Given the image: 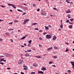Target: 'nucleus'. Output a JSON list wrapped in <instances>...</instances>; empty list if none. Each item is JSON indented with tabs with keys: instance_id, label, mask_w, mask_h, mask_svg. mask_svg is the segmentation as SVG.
<instances>
[{
	"instance_id": "dca6fc26",
	"label": "nucleus",
	"mask_w": 74,
	"mask_h": 74,
	"mask_svg": "<svg viewBox=\"0 0 74 74\" xmlns=\"http://www.w3.org/2000/svg\"><path fill=\"white\" fill-rule=\"evenodd\" d=\"M38 25V24L36 23H34L32 24V25Z\"/></svg>"
},
{
	"instance_id": "8fccbe9b",
	"label": "nucleus",
	"mask_w": 74,
	"mask_h": 74,
	"mask_svg": "<svg viewBox=\"0 0 74 74\" xmlns=\"http://www.w3.org/2000/svg\"><path fill=\"white\" fill-rule=\"evenodd\" d=\"M40 11V9H38L37 10V11H38H38Z\"/></svg>"
},
{
	"instance_id": "9d476101",
	"label": "nucleus",
	"mask_w": 74,
	"mask_h": 74,
	"mask_svg": "<svg viewBox=\"0 0 74 74\" xmlns=\"http://www.w3.org/2000/svg\"><path fill=\"white\" fill-rule=\"evenodd\" d=\"M72 65V67H74V62H71Z\"/></svg>"
},
{
	"instance_id": "603ef678",
	"label": "nucleus",
	"mask_w": 74,
	"mask_h": 74,
	"mask_svg": "<svg viewBox=\"0 0 74 74\" xmlns=\"http://www.w3.org/2000/svg\"><path fill=\"white\" fill-rule=\"evenodd\" d=\"M0 41H3V39L0 38Z\"/></svg>"
},
{
	"instance_id": "72a5a7b5",
	"label": "nucleus",
	"mask_w": 74,
	"mask_h": 74,
	"mask_svg": "<svg viewBox=\"0 0 74 74\" xmlns=\"http://www.w3.org/2000/svg\"><path fill=\"white\" fill-rule=\"evenodd\" d=\"M36 57L37 58H41L40 56H36Z\"/></svg>"
},
{
	"instance_id": "a19ab883",
	"label": "nucleus",
	"mask_w": 74,
	"mask_h": 74,
	"mask_svg": "<svg viewBox=\"0 0 74 74\" xmlns=\"http://www.w3.org/2000/svg\"><path fill=\"white\" fill-rule=\"evenodd\" d=\"M13 23L12 22H11V23H9V24H10V25H12Z\"/></svg>"
},
{
	"instance_id": "052dcab7",
	"label": "nucleus",
	"mask_w": 74,
	"mask_h": 74,
	"mask_svg": "<svg viewBox=\"0 0 74 74\" xmlns=\"http://www.w3.org/2000/svg\"><path fill=\"white\" fill-rule=\"evenodd\" d=\"M69 24H73V23L69 22Z\"/></svg>"
},
{
	"instance_id": "aec40b11",
	"label": "nucleus",
	"mask_w": 74,
	"mask_h": 74,
	"mask_svg": "<svg viewBox=\"0 0 74 74\" xmlns=\"http://www.w3.org/2000/svg\"><path fill=\"white\" fill-rule=\"evenodd\" d=\"M4 58H2V61H3V62H6V60H4Z\"/></svg>"
},
{
	"instance_id": "412c9836",
	"label": "nucleus",
	"mask_w": 74,
	"mask_h": 74,
	"mask_svg": "<svg viewBox=\"0 0 74 74\" xmlns=\"http://www.w3.org/2000/svg\"><path fill=\"white\" fill-rule=\"evenodd\" d=\"M72 27H73V26H72V25L69 26V28L70 29H72Z\"/></svg>"
},
{
	"instance_id": "58836bf2",
	"label": "nucleus",
	"mask_w": 74,
	"mask_h": 74,
	"mask_svg": "<svg viewBox=\"0 0 74 74\" xmlns=\"http://www.w3.org/2000/svg\"><path fill=\"white\" fill-rule=\"evenodd\" d=\"M47 33L46 32H44L43 34V35H45L46 34H47Z\"/></svg>"
},
{
	"instance_id": "338daca9",
	"label": "nucleus",
	"mask_w": 74,
	"mask_h": 74,
	"mask_svg": "<svg viewBox=\"0 0 74 74\" xmlns=\"http://www.w3.org/2000/svg\"><path fill=\"white\" fill-rule=\"evenodd\" d=\"M70 3H71V5H72V4H73V2H71Z\"/></svg>"
},
{
	"instance_id": "2f4dec72",
	"label": "nucleus",
	"mask_w": 74,
	"mask_h": 74,
	"mask_svg": "<svg viewBox=\"0 0 74 74\" xmlns=\"http://www.w3.org/2000/svg\"><path fill=\"white\" fill-rule=\"evenodd\" d=\"M28 52H32V50H28Z\"/></svg>"
},
{
	"instance_id": "1a4fd4ad",
	"label": "nucleus",
	"mask_w": 74,
	"mask_h": 74,
	"mask_svg": "<svg viewBox=\"0 0 74 74\" xmlns=\"http://www.w3.org/2000/svg\"><path fill=\"white\" fill-rule=\"evenodd\" d=\"M12 7H13V8H15H15H16V7H15V6H16V5L12 4Z\"/></svg>"
},
{
	"instance_id": "a211bd4d",
	"label": "nucleus",
	"mask_w": 74,
	"mask_h": 74,
	"mask_svg": "<svg viewBox=\"0 0 74 74\" xmlns=\"http://www.w3.org/2000/svg\"><path fill=\"white\" fill-rule=\"evenodd\" d=\"M25 38H26V37L24 36V37H23L22 38H21V40H23V39H25Z\"/></svg>"
},
{
	"instance_id": "f03ea898",
	"label": "nucleus",
	"mask_w": 74,
	"mask_h": 74,
	"mask_svg": "<svg viewBox=\"0 0 74 74\" xmlns=\"http://www.w3.org/2000/svg\"><path fill=\"white\" fill-rule=\"evenodd\" d=\"M23 63V60L20 59L19 60L18 64H21Z\"/></svg>"
},
{
	"instance_id": "0eeeda50",
	"label": "nucleus",
	"mask_w": 74,
	"mask_h": 74,
	"mask_svg": "<svg viewBox=\"0 0 74 74\" xmlns=\"http://www.w3.org/2000/svg\"><path fill=\"white\" fill-rule=\"evenodd\" d=\"M42 70H46L47 69H46V68H45L44 67H42V68H41Z\"/></svg>"
},
{
	"instance_id": "c756f323",
	"label": "nucleus",
	"mask_w": 74,
	"mask_h": 74,
	"mask_svg": "<svg viewBox=\"0 0 74 74\" xmlns=\"http://www.w3.org/2000/svg\"><path fill=\"white\" fill-rule=\"evenodd\" d=\"M34 30H38V28H35L34 29Z\"/></svg>"
},
{
	"instance_id": "473e14b6",
	"label": "nucleus",
	"mask_w": 74,
	"mask_h": 74,
	"mask_svg": "<svg viewBox=\"0 0 74 74\" xmlns=\"http://www.w3.org/2000/svg\"><path fill=\"white\" fill-rule=\"evenodd\" d=\"M0 64H1L2 65H3V64H4V63L2 62H0Z\"/></svg>"
},
{
	"instance_id": "864d4df0",
	"label": "nucleus",
	"mask_w": 74,
	"mask_h": 74,
	"mask_svg": "<svg viewBox=\"0 0 74 74\" xmlns=\"http://www.w3.org/2000/svg\"><path fill=\"white\" fill-rule=\"evenodd\" d=\"M52 66H53V67H56V66H55V65H52Z\"/></svg>"
},
{
	"instance_id": "6ab92c4d",
	"label": "nucleus",
	"mask_w": 74,
	"mask_h": 74,
	"mask_svg": "<svg viewBox=\"0 0 74 74\" xmlns=\"http://www.w3.org/2000/svg\"><path fill=\"white\" fill-rule=\"evenodd\" d=\"M17 11H18L19 12H23V11L22 10L19 9H18Z\"/></svg>"
},
{
	"instance_id": "37998d69",
	"label": "nucleus",
	"mask_w": 74,
	"mask_h": 74,
	"mask_svg": "<svg viewBox=\"0 0 74 74\" xmlns=\"http://www.w3.org/2000/svg\"><path fill=\"white\" fill-rule=\"evenodd\" d=\"M33 6L34 7H36V5H35V4H34L33 5Z\"/></svg>"
},
{
	"instance_id": "39448f33",
	"label": "nucleus",
	"mask_w": 74,
	"mask_h": 74,
	"mask_svg": "<svg viewBox=\"0 0 74 74\" xmlns=\"http://www.w3.org/2000/svg\"><path fill=\"white\" fill-rule=\"evenodd\" d=\"M27 20H25V21L23 22L24 24H26V23L27 22H28V21H29V19H27Z\"/></svg>"
},
{
	"instance_id": "de8ad7c7",
	"label": "nucleus",
	"mask_w": 74,
	"mask_h": 74,
	"mask_svg": "<svg viewBox=\"0 0 74 74\" xmlns=\"http://www.w3.org/2000/svg\"><path fill=\"white\" fill-rule=\"evenodd\" d=\"M25 14H26V13H23V14L22 15H25Z\"/></svg>"
},
{
	"instance_id": "49530a36",
	"label": "nucleus",
	"mask_w": 74,
	"mask_h": 74,
	"mask_svg": "<svg viewBox=\"0 0 74 74\" xmlns=\"http://www.w3.org/2000/svg\"><path fill=\"white\" fill-rule=\"evenodd\" d=\"M3 57H4V56H0V58H3Z\"/></svg>"
},
{
	"instance_id": "3c124183",
	"label": "nucleus",
	"mask_w": 74,
	"mask_h": 74,
	"mask_svg": "<svg viewBox=\"0 0 74 74\" xmlns=\"http://www.w3.org/2000/svg\"><path fill=\"white\" fill-rule=\"evenodd\" d=\"M14 22H18V20H17V21L15 20Z\"/></svg>"
},
{
	"instance_id": "9b49d317",
	"label": "nucleus",
	"mask_w": 74,
	"mask_h": 74,
	"mask_svg": "<svg viewBox=\"0 0 74 74\" xmlns=\"http://www.w3.org/2000/svg\"><path fill=\"white\" fill-rule=\"evenodd\" d=\"M70 9H68V11H66V13H69L70 12H71V11H70Z\"/></svg>"
},
{
	"instance_id": "6e6d98bb",
	"label": "nucleus",
	"mask_w": 74,
	"mask_h": 74,
	"mask_svg": "<svg viewBox=\"0 0 74 74\" xmlns=\"http://www.w3.org/2000/svg\"><path fill=\"white\" fill-rule=\"evenodd\" d=\"M21 74H24V73H23L22 72H21Z\"/></svg>"
},
{
	"instance_id": "c9c22d12",
	"label": "nucleus",
	"mask_w": 74,
	"mask_h": 74,
	"mask_svg": "<svg viewBox=\"0 0 74 74\" xmlns=\"http://www.w3.org/2000/svg\"><path fill=\"white\" fill-rule=\"evenodd\" d=\"M12 4H8V5H10L11 6H12Z\"/></svg>"
},
{
	"instance_id": "a18cd8bd",
	"label": "nucleus",
	"mask_w": 74,
	"mask_h": 74,
	"mask_svg": "<svg viewBox=\"0 0 74 74\" xmlns=\"http://www.w3.org/2000/svg\"><path fill=\"white\" fill-rule=\"evenodd\" d=\"M8 30H14V29H8Z\"/></svg>"
},
{
	"instance_id": "f3484780",
	"label": "nucleus",
	"mask_w": 74,
	"mask_h": 74,
	"mask_svg": "<svg viewBox=\"0 0 74 74\" xmlns=\"http://www.w3.org/2000/svg\"><path fill=\"white\" fill-rule=\"evenodd\" d=\"M23 67H24V68H27V67L26 66H25V64H23Z\"/></svg>"
},
{
	"instance_id": "5701e85b",
	"label": "nucleus",
	"mask_w": 74,
	"mask_h": 74,
	"mask_svg": "<svg viewBox=\"0 0 74 74\" xmlns=\"http://www.w3.org/2000/svg\"><path fill=\"white\" fill-rule=\"evenodd\" d=\"M1 7H3V8H4L5 7V6H3V5H1Z\"/></svg>"
},
{
	"instance_id": "680f3d73",
	"label": "nucleus",
	"mask_w": 74,
	"mask_h": 74,
	"mask_svg": "<svg viewBox=\"0 0 74 74\" xmlns=\"http://www.w3.org/2000/svg\"><path fill=\"white\" fill-rule=\"evenodd\" d=\"M10 69H11V68H7V70H10Z\"/></svg>"
},
{
	"instance_id": "e433bc0d",
	"label": "nucleus",
	"mask_w": 74,
	"mask_h": 74,
	"mask_svg": "<svg viewBox=\"0 0 74 74\" xmlns=\"http://www.w3.org/2000/svg\"><path fill=\"white\" fill-rule=\"evenodd\" d=\"M53 10H57V9H56V8H53Z\"/></svg>"
},
{
	"instance_id": "20e7f679",
	"label": "nucleus",
	"mask_w": 74,
	"mask_h": 74,
	"mask_svg": "<svg viewBox=\"0 0 74 74\" xmlns=\"http://www.w3.org/2000/svg\"><path fill=\"white\" fill-rule=\"evenodd\" d=\"M42 15H44V16H45L46 15V13L45 12H43L41 14Z\"/></svg>"
},
{
	"instance_id": "7ed1b4c3",
	"label": "nucleus",
	"mask_w": 74,
	"mask_h": 74,
	"mask_svg": "<svg viewBox=\"0 0 74 74\" xmlns=\"http://www.w3.org/2000/svg\"><path fill=\"white\" fill-rule=\"evenodd\" d=\"M5 55L6 56V57H11V56H12V55L10 54H6Z\"/></svg>"
},
{
	"instance_id": "69168bd1",
	"label": "nucleus",
	"mask_w": 74,
	"mask_h": 74,
	"mask_svg": "<svg viewBox=\"0 0 74 74\" xmlns=\"http://www.w3.org/2000/svg\"><path fill=\"white\" fill-rule=\"evenodd\" d=\"M50 49H49V48L47 49V51H50Z\"/></svg>"
},
{
	"instance_id": "c03bdc74",
	"label": "nucleus",
	"mask_w": 74,
	"mask_h": 74,
	"mask_svg": "<svg viewBox=\"0 0 74 74\" xmlns=\"http://www.w3.org/2000/svg\"><path fill=\"white\" fill-rule=\"evenodd\" d=\"M68 72H69V73H71V70H69L68 71Z\"/></svg>"
},
{
	"instance_id": "bf43d9fd",
	"label": "nucleus",
	"mask_w": 74,
	"mask_h": 74,
	"mask_svg": "<svg viewBox=\"0 0 74 74\" xmlns=\"http://www.w3.org/2000/svg\"><path fill=\"white\" fill-rule=\"evenodd\" d=\"M69 51V50L68 49H66L65 51H66V52H67L68 51Z\"/></svg>"
},
{
	"instance_id": "4be33fe9",
	"label": "nucleus",
	"mask_w": 74,
	"mask_h": 74,
	"mask_svg": "<svg viewBox=\"0 0 74 74\" xmlns=\"http://www.w3.org/2000/svg\"><path fill=\"white\" fill-rule=\"evenodd\" d=\"M32 42V40H30V41H28V43H29V44H31V42Z\"/></svg>"
},
{
	"instance_id": "79ce46f5",
	"label": "nucleus",
	"mask_w": 74,
	"mask_h": 74,
	"mask_svg": "<svg viewBox=\"0 0 74 74\" xmlns=\"http://www.w3.org/2000/svg\"><path fill=\"white\" fill-rule=\"evenodd\" d=\"M28 46L29 47H30V44H28Z\"/></svg>"
},
{
	"instance_id": "bb28decb",
	"label": "nucleus",
	"mask_w": 74,
	"mask_h": 74,
	"mask_svg": "<svg viewBox=\"0 0 74 74\" xmlns=\"http://www.w3.org/2000/svg\"><path fill=\"white\" fill-rule=\"evenodd\" d=\"M31 74H35V72H32L31 73Z\"/></svg>"
},
{
	"instance_id": "c85d7f7f",
	"label": "nucleus",
	"mask_w": 74,
	"mask_h": 74,
	"mask_svg": "<svg viewBox=\"0 0 74 74\" xmlns=\"http://www.w3.org/2000/svg\"><path fill=\"white\" fill-rule=\"evenodd\" d=\"M70 20L71 21V22H73V21H74V19L72 18V19H70Z\"/></svg>"
},
{
	"instance_id": "e2e57ef3",
	"label": "nucleus",
	"mask_w": 74,
	"mask_h": 74,
	"mask_svg": "<svg viewBox=\"0 0 74 74\" xmlns=\"http://www.w3.org/2000/svg\"><path fill=\"white\" fill-rule=\"evenodd\" d=\"M53 48L52 47H51V48H49L50 49H52Z\"/></svg>"
},
{
	"instance_id": "09e8293b",
	"label": "nucleus",
	"mask_w": 74,
	"mask_h": 74,
	"mask_svg": "<svg viewBox=\"0 0 74 74\" xmlns=\"http://www.w3.org/2000/svg\"><path fill=\"white\" fill-rule=\"evenodd\" d=\"M22 5H25V6H26L27 5H26V4H22Z\"/></svg>"
},
{
	"instance_id": "7c9ffc66",
	"label": "nucleus",
	"mask_w": 74,
	"mask_h": 74,
	"mask_svg": "<svg viewBox=\"0 0 74 74\" xmlns=\"http://www.w3.org/2000/svg\"><path fill=\"white\" fill-rule=\"evenodd\" d=\"M54 49H58V48L56 47H54Z\"/></svg>"
},
{
	"instance_id": "5fc2aeb1",
	"label": "nucleus",
	"mask_w": 74,
	"mask_h": 74,
	"mask_svg": "<svg viewBox=\"0 0 74 74\" xmlns=\"http://www.w3.org/2000/svg\"><path fill=\"white\" fill-rule=\"evenodd\" d=\"M2 61H3L2 60V58H1L0 60V62H2Z\"/></svg>"
},
{
	"instance_id": "f704fd0d",
	"label": "nucleus",
	"mask_w": 74,
	"mask_h": 74,
	"mask_svg": "<svg viewBox=\"0 0 74 74\" xmlns=\"http://www.w3.org/2000/svg\"><path fill=\"white\" fill-rule=\"evenodd\" d=\"M39 47H42V45H41L39 44Z\"/></svg>"
},
{
	"instance_id": "4c0bfd02",
	"label": "nucleus",
	"mask_w": 74,
	"mask_h": 74,
	"mask_svg": "<svg viewBox=\"0 0 74 74\" xmlns=\"http://www.w3.org/2000/svg\"><path fill=\"white\" fill-rule=\"evenodd\" d=\"M39 40H42V39L40 37L39 38Z\"/></svg>"
},
{
	"instance_id": "2eb2a0df",
	"label": "nucleus",
	"mask_w": 74,
	"mask_h": 74,
	"mask_svg": "<svg viewBox=\"0 0 74 74\" xmlns=\"http://www.w3.org/2000/svg\"><path fill=\"white\" fill-rule=\"evenodd\" d=\"M45 27L46 30H49V28L48 27H46V26H45Z\"/></svg>"
},
{
	"instance_id": "cd10ccee",
	"label": "nucleus",
	"mask_w": 74,
	"mask_h": 74,
	"mask_svg": "<svg viewBox=\"0 0 74 74\" xmlns=\"http://www.w3.org/2000/svg\"><path fill=\"white\" fill-rule=\"evenodd\" d=\"M53 58H55V59H56L57 57L56 56H53Z\"/></svg>"
},
{
	"instance_id": "f8f14e48",
	"label": "nucleus",
	"mask_w": 74,
	"mask_h": 74,
	"mask_svg": "<svg viewBox=\"0 0 74 74\" xmlns=\"http://www.w3.org/2000/svg\"><path fill=\"white\" fill-rule=\"evenodd\" d=\"M25 56H26V57H28V56H29V54L28 53H26L25 54Z\"/></svg>"
},
{
	"instance_id": "4468645a",
	"label": "nucleus",
	"mask_w": 74,
	"mask_h": 74,
	"mask_svg": "<svg viewBox=\"0 0 74 74\" xmlns=\"http://www.w3.org/2000/svg\"><path fill=\"white\" fill-rule=\"evenodd\" d=\"M33 66L34 67H37V66H38V65H37V64L35 63L33 64Z\"/></svg>"
},
{
	"instance_id": "0e129e2a",
	"label": "nucleus",
	"mask_w": 74,
	"mask_h": 74,
	"mask_svg": "<svg viewBox=\"0 0 74 74\" xmlns=\"http://www.w3.org/2000/svg\"><path fill=\"white\" fill-rule=\"evenodd\" d=\"M65 44H66V45L69 44V43L66 42H65Z\"/></svg>"
},
{
	"instance_id": "ddd939ff",
	"label": "nucleus",
	"mask_w": 74,
	"mask_h": 74,
	"mask_svg": "<svg viewBox=\"0 0 74 74\" xmlns=\"http://www.w3.org/2000/svg\"><path fill=\"white\" fill-rule=\"evenodd\" d=\"M5 34L7 36H9V35L10 34V33H8V32H6L5 33Z\"/></svg>"
},
{
	"instance_id": "a878e982",
	"label": "nucleus",
	"mask_w": 74,
	"mask_h": 74,
	"mask_svg": "<svg viewBox=\"0 0 74 74\" xmlns=\"http://www.w3.org/2000/svg\"><path fill=\"white\" fill-rule=\"evenodd\" d=\"M69 20H67L66 21V22H67V23H68L69 22Z\"/></svg>"
},
{
	"instance_id": "393cba45",
	"label": "nucleus",
	"mask_w": 74,
	"mask_h": 74,
	"mask_svg": "<svg viewBox=\"0 0 74 74\" xmlns=\"http://www.w3.org/2000/svg\"><path fill=\"white\" fill-rule=\"evenodd\" d=\"M69 0H66V2H67V3H70V2H69Z\"/></svg>"
},
{
	"instance_id": "b1692460",
	"label": "nucleus",
	"mask_w": 74,
	"mask_h": 74,
	"mask_svg": "<svg viewBox=\"0 0 74 74\" xmlns=\"http://www.w3.org/2000/svg\"><path fill=\"white\" fill-rule=\"evenodd\" d=\"M49 64H52L53 63V62H52L51 61H50L49 62Z\"/></svg>"
},
{
	"instance_id": "ea45409f",
	"label": "nucleus",
	"mask_w": 74,
	"mask_h": 74,
	"mask_svg": "<svg viewBox=\"0 0 74 74\" xmlns=\"http://www.w3.org/2000/svg\"><path fill=\"white\" fill-rule=\"evenodd\" d=\"M24 9L25 10H27V8H26V7H25L24 8Z\"/></svg>"
},
{
	"instance_id": "f257e3e1",
	"label": "nucleus",
	"mask_w": 74,
	"mask_h": 74,
	"mask_svg": "<svg viewBox=\"0 0 74 74\" xmlns=\"http://www.w3.org/2000/svg\"><path fill=\"white\" fill-rule=\"evenodd\" d=\"M46 37V38H48V39L49 38H52V37H51V35H47Z\"/></svg>"
},
{
	"instance_id": "774afa93",
	"label": "nucleus",
	"mask_w": 74,
	"mask_h": 74,
	"mask_svg": "<svg viewBox=\"0 0 74 74\" xmlns=\"http://www.w3.org/2000/svg\"><path fill=\"white\" fill-rule=\"evenodd\" d=\"M10 12H13V11H12V10H10Z\"/></svg>"
},
{
	"instance_id": "6e6552de",
	"label": "nucleus",
	"mask_w": 74,
	"mask_h": 74,
	"mask_svg": "<svg viewBox=\"0 0 74 74\" xmlns=\"http://www.w3.org/2000/svg\"><path fill=\"white\" fill-rule=\"evenodd\" d=\"M56 38H56V36H53V40H56Z\"/></svg>"
},
{
	"instance_id": "423d86ee",
	"label": "nucleus",
	"mask_w": 74,
	"mask_h": 74,
	"mask_svg": "<svg viewBox=\"0 0 74 74\" xmlns=\"http://www.w3.org/2000/svg\"><path fill=\"white\" fill-rule=\"evenodd\" d=\"M38 74H44V72H43L42 71H38Z\"/></svg>"
},
{
	"instance_id": "13d9d810",
	"label": "nucleus",
	"mask_w": 74,
	"mask_h": 74,
	"mask_svg": "<svg viewBox=\"0 0 74 74\" xmlns=\"http://www.w3.org/2000/svg\"><path fill=\"white\" fill-rule=\"evenodd\" d=\"M60 27H61V28H62V29L63 28V26H60Z\"/></svg>"
},
{
	"instance_id": "4d7b16f0",
	"label": "nucleus",
	"mask_w": 74,
	"mask_h": 74,
	"mask_svg": "<svg viewBox=\"0 0 74 74\" xmlns=\"http://www.w3.org/2000/svg\"><path fill=\"white\" fill-rule=\"evenodd\" d=\"M10 40H11V42H13V40H12V39H10Z\"/></svg>"
}]
</instances>
